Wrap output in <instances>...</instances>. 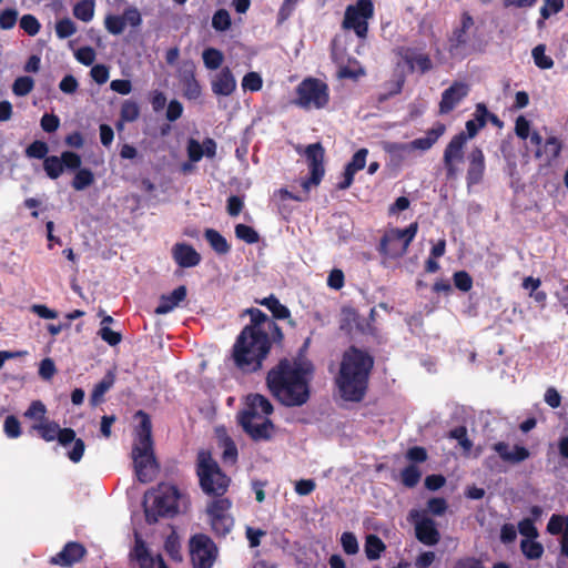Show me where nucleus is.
<instances>
[{
    "label": "nucleus",
    "mask_w": 568,
    "mask_h": 568,
    "mask_svg": "<svg viewBox=\"0 0 568 568\" xmlns=\"http://www.w3.org/2000/svg\"><path fill=\"white\" fill-rule=\"evenodd\" d=\"M43 170L51 180H57L63 173L61 156L50 155L43 160Z\"/></svg>",
    "instance_id": "4c0bfd02"
},
{
    "label": "nucleus",
    "mask_w": 568,
    "mask_h": 568,
    "mask_svg": "<svg viewBox=\"0 0 568 568\" xmlns=\"http://www.w3.org/2000/svg\"><path fill=\"white\" fill-rule=\"evenodd\" d=\"M564 7L565 0H544L542 6L540 7V19L538 20V26L540 27L542 21L559 13Z\"/></svg>",
    "instance_id": "ea45409f"
},
{
    "label": "nucleus",
    "mask_w": 568,
    "mask_h": 568,
    "mask_svg": "<svg viewBox=\"0 0 568 568\" xmlns=\"http://www.w3.org/2000/svg\"><path fill=\"white\" fill-rule=\"evenodd\" d=\"M491 448L504 462L510 464H519L530 456V453L526 447L515 445L513 450H510L509 444L506 442H497L493 445Z\"/></svg>",
    "instance_id": "393cba45"
},
{
    "label": "nucleus",
    "mask_w": 568,
    "mask_h": 568,
    "mask_svg": "<svg viewBox=\"0 0 568 568\" xmlns=\"http://www.w3.org/2000/svg\"><path fill=\"white\" fill-rule=\"evenodd\" d=\"M469 93V85L462 81H455L442 93L439 114L452 112Z\"/></svg>",
    "instance_id": "aec40b11"
},
{
    "label": "nucleus",
    "mask_w": 568,
    "mask_h": 568,
    "mask_svg": "<svg viewBox=\"0 0 568 568\" xmlns=\"http://www.w3.org/2000/svg\"><path fill=\"white\" fill-rule=\"evenodd\" d=\"M244 314L250 315V324L237 335L232 347V359L242 373L252 374L262 369L273 344L282 345L284 333L260 308H246Z\"/></svg>",
    "instance_id": "f257e3e1"
},
{
    "label": "nucleus",
    "mask_w": 568,
    "mask_h": 568,
    "mask_svg": "<svg viewBox=\"0 0 568 568\" xmlns=\"http://www.w3.org/2000/svg\"><path fill=\"white\" fill-rule=\"evenodd\" d=\"M20 28L31 37L39 33L41 24L33 14H23L20 19Z\"/></svg>",
    "instance_id": "6e6d98bb"
},
{
    "label": "nucleus",
    "mask_w": 568,
    "mask_h": 568,
    "mask_svg": "<svg viewBox=\"0 0 568 568\" xmlns=\"http://www.w3.org/2000/svg\"><path fill=\"white\" fill-rule=\"evenodd\" d=\"M403 59L409 69L413 71L415 65L422 73H426L433 69V62L428 54H415L412 49H406Z\"/></svg>",
    "instance_id": "c756f323"
},
{
    "label": "nucleus",
    "mask_w": 568,
    "mask_h": 568,
    "mask_svg": "<svg viewBox=\"0 0 568 568\" xmlns=\"http://www.w3.org/2000/svg\"><path fill=\"white\" fill-rule=\"evenodd\" d=\"M341 544L343 550L347 555H355L358 552V542L357 538L353 532L345 531L342 534Z\"/></svg>",
    "instance_id": "0e129e2a"
},
{
    "label": "nucleus",
    "mask_w": 568,
    "mask_h": 568,
    "mask_svg": "<svg viewBox=\"0 0 568 568\" xmlns=\"http://www.w3.org/2000/svg\"><path fill=\"white\" fill-rule=\"evenodd\" d=\"M196 476L207 496L221 498L229 489L231 478L221 469L212 453L201 449L196 455Z\"/></svg>",
    "instance_id": "423d86ee"
},
{
    "label": "nucleus",
    "mask_w": 568,
    "mask_h": 568,
    "mask_svg": "<svg viewBox=\"0 0 568 568\" xmlns=\"http://www.w3.org/2000/svg\"><path fill=\"white\" fill-rule=\"evenodd\" d=\"M121 119L126 122L135 121L140 115V109L135 101L126 100L120 111Z\"/></svg>",
    "instance_id": "4d7b16f0"
},
{
    "label": "nucleus",
    "mask_w": 568,
    "mask_h": 568,
    "mask_svg": "<svg viewBox=\"0 0 568 568\" xmlns=\"http://www.w3.org/2000/svg\"><path fill=\"white\" fill-rule=\"evenodd\" d=\"M328 101V85L321 79L308 77L296 87L294 103L303 109H323Z\"/></svg>",
    "instance_id": "6e6552de"
},
{
    "label": "nucleus",
    "mask_w": 568,
    "mask_h": 568,
    "mask_svg": "<svg viewBox=\"0 0 568 568\" xmlns=\"http://www.w3.org/2000/svg\"><path fill=\"white\" fill-rule=\"evenodd\" d=\"M304 155L307 161L310 176L302 181V187L308 192L311 186H317L325 174V150L320 142L306 146Z\"/></svg>",
    "instance_id": "2eb2a0df"
},
{
    "label": "nucleus",
    "mask_w": 568,
    "mask_h": 568,
    "mask_svg": "<svg viewBox=\"0 0 568 568\" xmlns=\"http://www.w3.org/2000/svg\"><path fill=\"white\" fill-rule=\"evenodd\" d=\"M3 432L8 438H18L21 436V424L14 415H9L4 419Z\"/></svg>",
    "instance_id": "13d9d810"
},
{
    "label": "nucleus",
    "mask_w": 568,
    "mask_h": 568,
    "mask_svg": "<svg viewBox=\"0 0 568 568\" xmlns=\"http://www.w3.org/2000/svg\"><path fill=\"white\" fill-rule=\"evenodd\" d=\"M454 284L462 292H468L473 287V278L466 271H458L454 274Z\"/></svg>",
    "instance_id": "774afa93"
},
{
    "label": "nucleus",
    "mask_w": 568,
    "mask_h": 568,
    "mask_svg": "<svg viewBox=\"0 0 568 568\" xmlns=\"http://www.w3.org/2000/svg\"><path fill=\"white\" fill-rule=\"evenodd\" d=\"M485 155L479 148H474L468 155L467 185H476L483 181L485 174Z\"/></svg>",
    "instance_id": "5701e85b"
},
{
    "label": "nucleus",
    "mask_w": 568,
    "mask_h": 568,
    "mask_svg": "<svg viewBox=\"0 0 568 568\" xmlns=\"http://www.w3.org/2000/svg\"><path fill=\"white\" fill-rule=\"evenodd\" d=\"M18 10L14 8H6L0 12V29H12L18 20Z\"/></svg>",
    "instance_id": "052dcab7"
},
{
    "label": "nucleus",
    "mask_w": 568,
    "mask_h": 568,
    "mask_svg": "<svg viewBox=\"0 0 568 568\" xmlns=\"http://www.w3.org/2000/svg\"><path fill=\"white\" fill-rule=\"evenodd\" d=\"M409 521L414 524L415 536L425 546H435L440 540V534L434 519L423 511L412 509L408 515Z\"/></svg>",
    "instance_id": "dca6fc26"
},
{
    "label": "nucleus",
    "mask_w": 568,
    "mask_h": 568,
    "mask_svg": "<svg viewBox=\"0 0 568 568\" xmlns=\"http://www.w3.org/2000/svg\"><path fill=\"white\" fill-rule=\"evenodd\" d=\"M235 236L247 244H255L260 241L258 233L246 224L235 225Z\"/></svg>",
    "instance_id": "de8ad7c7"
},
{
    "label": "nucleus",
    "mask_w": 568,
    "mask_h": 568,
    "mask_svg": "<svg viewBox=\"0 0 568 568\" xmlns=\"http://www.w3.org/2000/svg\"><path fill=\"white\" fill-rule=\"evenodd\" d=\"M130 556L138 561L140 568H154L155 559L151 556L144 540L138 534L135 535L134 547Z\"/></svg>",
    "instance_id": "c85d7f7f"
},
{
    "label": "nucleus",
    "mask_w": 568,
    "mask_h": 568,
    "mask_svg": "<svg viewBox=\"0 0 568 568\" xmlns=\"http://www.w3.org/2000/svg\"><path fill=\"white\" fill-rule=\"evenodd\" d=\"M61 160H62L63 169L65 168L68 170H72V171L81 169L82 160H81V156L75 152H72V151L62 152Z\"/></svg>",
    "instance_id": "69168bd1"
},
{
    "label": "nucleus",
    "mask_w": 568,
    "mask_h": 568,
    "mask_svg": "<svg viewBox=\"0 0 568 568\" xmlns=\"http://www.w3.org/2000/svg\"><path fill=\"white\" fill-rule=\"evenodd\" d=\"M418 231L417 222L410 223L406 229H390L387 231L379 243V252L389 257L398 258L406 254L409 244L415 239Z\"/></svg>",
    "instance_id": "1a4fd4ad"
},
{
    "label": "nucleus",
    "mask_w": 568,
    "mask_h": 568,
    "mask_svg": "<svg viewBox=\"0 0 568 568\" xmlns=\"http://www.w3.org/2000/svg\"><path fill=\"white\" fill-rule=\"evenodd\" d=\"M546 47L544 44H538L532 49V59L535 64L542 70H547L554 67V60L551 57L545 53Z\"/></svg>",
    "instance_id": "a18cd8bd"
},
{
    "label": "nucleus",
    "mask_w": 568,
    "mask_h": 568,
    "mask_svg": "<svg viewBox=\"0 0 568 568\" xmlns=\"http://www.w3.org/2000/svg\"><path fill=\"white\" fill-rule=\"evenodd\" d=\"M75 59L83 65H92L95 61L97 53L92 47L85 45L79 48L74 53Z\"/></svg>",
    "instance_id": "e2e57ef3"
},
{
    "label": "nucleus",
    "mask_w": 568,
    "mask_h": 568,
    "mask_svg": "<svg viewBox=\"0 0 568 568\" xmlns=\"http://www.w3.org/2000/svg\"><path fill=\"white\" fill-rule=\"evenodd\" d=\"M172 256L174 262L183 268L194 267L200 264V253L190 244L176 243L172 247Z\"/></svg>",
    "instance_id": "b1692460"
},
{
    "label": "nucleus",
    "mask_w": 568,
    "mask_h": 568,
    "mask_svg": "<svg viewBox=\"0 0 568 568\" xmlns=\"http://www.w3.org/2000/svg\"><path fill=\"white\" fill-rule=\"evenodd\" d=\"M196 67L193 61H184L178 70V79L187 100H196L202 94V88L195 77Z\"/></svg>",
    "instance_id": "6ab92c4d"
},
{
    "label": "nucleus",
    "mask_w": 568,
    "mask_h": 568,
    "mask_svg": "<svg viewBox=\"0 0 568 568\" xmlns=\"http://www.w3.org/2000/svg\"><path fill=\"white\" fill-rule=\"evenodd\" d=\"M468 136L464 131L455 134L444 150L443 163L447 179L456 178L458 173L457 164L464 160V149Z\"/></svg>",
    "instance_id": "f3484780"
},
{
    "label": "nucleus",
    "mask_w": 568,
    "mask_h": 568,
    "mask_svg": "<svg viewBox=\"0 0 568 568\" xmlns=\"http://www.w3.org/2000/svg\"><path fill=\"white\" fill-rule=\"evenodd\" d=\"M547 531L554 536L560 534L568 535V516L551 515L547 524Z\"/></svg>",
    "instance_id": "58836bf2"
},
{
    "label": "nucleus",
    "mask_w": 568,
    "mask_h": 568,
    "mask_svg": "<svg viewBox=\"0 0 568 568\" xmlns=\"http://www.w3.org/2000/svg\"><path fill=\"white\" fill-rule=\"evenodd\" d=\"M231 505L227 498H215L207 506L211 528L217 537H225L234 526L233 517L227 514Z\"/></svg>",
    "instance_id": "4468645a"
},
{
    "label": "nucleus",
    "mask_w": 568,
    "mask_h": 568,
    "mask_svg": "<svg viewBox=\"0 0 568 568\" xmlns=\"http://www.w3.org/2000/svg\"><path fill=\"white\" fill-rule=\"evenodd\" d=\"M448 438L456 439L465 452H470L473 442L468 438L467 428L465 426H457L449 430Z\"/></svg>",
    "instance_id": "8fccbe9b"
},
{
    "label": "nucleus",
    "mask_w": 568,
    "mask_h": 568,
    "mask_svg": "<svg viewBox=\"0 0 568 568\" xmlns=\"http://www.w3.org/2000/svg\"><path fill=\"white\" fill-rule=\"evenodd\" d=\"M85 554L87 549L83 545L77 541H69L61 551L50 558L49 562L60 567H71L81 561Z\"/></svg>",
    "instance_id": "412c9836"
},
{
    "label": "nucleus",
    "mask_w": 568,
    "mask_h": 568,
    "mask_svg": "<svg viewBox=\"0 0 568 568\" xmlns=\"http://www.w3.org/2000/svg\"><path fill=\"white\" fill-rule=\"evenodd\" d=\"M49 152V146L44 141L36 140L30 143L26 149V155L30 159H45Z\"/></svg>",
    "instance_id": "864d4df0"
},
{
    "label": "nucleus",
    "mask_w": 568,
    "mask_h": 568,
    "mask_svg": "<svg viewBox=\"0 0 568 568\" xmlns=\"http://www.w3.org/2000/svg\"><path fill=\"white\" fill-rule=\"evenodd\" d=\"M541 150L542 155L545 154L547 158V162L551 163L559 158L562 150V142L556 136H549L545 140Z\"/></svg>",
    "instance_id": "c9c22d12"
},
{
    "label": "nucleus",
    "mask_w": 568,
    "mask_h": 568,
    "mask_svg": "<svg viewBox=\"0 0 568 568\" xmlns=\"http://www.w3.org/2000/svg\"><path fill=\"white\" fill-rule=\"evenodd\" d=\"M204 65L210 70L219 69L224 60L223 53L215 48H207L202 53Z\"/></svg>",
    "instance_id": "79ce46f5"
},
{
    "label": "nucleus",
    "mask_w": 568,
    "mask_h": 568,
    "mask_svg": "<svg viewBox=\"0 0 568 568\" xmlns=\"http://www.w3.org/2000/svg\"><path fill=\"white\" fill-rule=\"evenodd\" d=\"M187 290L185 285H180L174 288L172 293L168 295H162L160 297V303L155 307L154 313L156 315H164L173 311L181 302L186 298Z\"/></svg>",
    "instance_id": "bb28decb"
},
{
    "label": "nucleus",
    "mask_w": 568,
    "mask_h": 568,
    "mask_svg": "<svg viewBox=\"0 0 568 568\" xmlns=\"http://www.w3.org/2000/svg\"><path fill=\"white\" fill-rule=\"evenodd\" d=\"M31 430H34L44 442L58 440L63 447L71 444L77 436L74 429L69 427L61 428L57 422L49 419L43 423L33 424Z\"/></svg>",
    "instance_id": "a211bd4d"
},
{
    "label": "nucleus",
    "mask_w": 568,
    "mask_h": 568,
    "mask_svg": "<svg viewBox=\"0 0 568 568\" xmlns=\"http://www.w3.org/2000/svg\"><path fill=\"white\" fill-rule=\"evenodd\" d=\"M115 382V375L112 371H109L103 378L95 384L91 396L90 402L92 405H98L102 402L104 394L113 386Z\"/></svg>",
    "instance_id": "2f4dec72"
},
{
    "label": "nucleus",
    "mask_w": 568,
    "mask_h": 568,
    "mask_svg": "<svg viewBox=\"0 0 568 568\" xmlns=\"http://www.w3.org/2000/svg\"><path fill=\"white\" fill-rule=\"evenodd\" d=\"M220 446L222 448V460L225 464H235L237 460V447L230 436L220 438Z\"/></svg>",
    "instance_id": "f704fd0d"
},
{
    "label": "nucleus",
    "mask_w": 568,
    "mask_h": 568,
    "mask_svg": "<svg viewBox=\"0 0 568 568\" xmlns=\"http://www.w3.org/2000/svg\"><path fill=\"white\" fill-rule=\"evenodd\" d=\"M520 549L524 556L530 560L540 559L545 551L541 542L536 541L535 539L521 540Z\"/></svg>",
    "instance_id": "e433bc0d"
},
{
    "label": "nucleus",
    "mask_w": 568,
    "mask_h": 568,
    "mask_svg": "<svg viewBox=\"0 0 568 568\" xmlns=\"http://www.w3.org/2000/svg\"><path fill=\"white\" fill-rule=\"evenodd\" d=\"M77 32V26L70 18H62L55 23V34L59 39H67Z\"/></svg>",
    "instance_id": "603ef678"
},
{
    "label": "nucleus",
    "mask_w": 568,
    "mask_h": 568,
    "mask_svg": "<svg viewBox=\"0 0 568 568\" xmlns=\"http://www.w3.org/2000/svg\"><path fill=\"white\" fill-rule=\"evenodd\" d=\"M152 507H144L145 520L149 525L158 523L160 517H173L179 511L180 491L176 486L160 484L153 494Z\"/></svg>",
    "instance_id": "0eeeda50"
},
{
    "label": "nucleus",
    "mask_w": 568,
    "mask_h": 568,
    "mask_svg": "<svg viewBox=\"0 0 568 568\" xmlns=\"http://www.w3.org/2000/svg\"><path fill=\"white\" fill-rule=\"evenodd\" d=\"M272 403L262 394H250L245 408L237 414V422L253 440H270L274 434V424L267 417L273 413Z\"/></svg>",
    "instance_id": "20e7f679"
},
{
    "label": "nucleus",
    "mask_w": 568,
    "mask_h": 568,
    "mask_svg": "<svg viewBox=\"0 0 568 568\" xmlns=\"http://www.w3.org/2000/svg\"><path fill=\"white\" fill-rule=\"evenodd\" d=\"M422 477V473L415 465H408L400 471L402 483L407 488L415 487Z\"/></svg>",
    "instance_id": "37998d69"
},
{
    "label": "nucleus",
    "mask_w": 568,
    "mask_h": 568,
    "mask_svg": "<svg viewBox=\"0 0 568 568\" xmlns=\"http://www.w3.org/2000/svg\"><path fill=\"white\" fill-rule=\"evenodd\" d=\"M34 88V81L31 77H19L14 80L12 91L17 97L29 94Z\"/></svg>",
    "instance_id": "3c124183"
},
{
    "label": "nucleus",
    "mask_w": 568,
    "mask_h": 568,
    "mask_svg": "<svg viewBox=\"0 0 568 568\" xmlns=\"http://www.w3.org/2000/svg\"><path fill=\"white\" fill-rule=\"evenodd\" d=\"M236 90V80L229 67L223 68L212 81V91L216 95L229 97Z\"/></svg>",
    "instance_id": "a878e982"
},
{
    "label": "nucleus",
    "mask_w": 568,
    "mask_h": 568,
    "mask_svg": "<svg viewBox=\"0 0 568 568\" xmlns=\"http://www.w3.org/2000/svg\"><path fill=\"white\" fill-rule=\"evenodd\" d=\"M374 364V357L355 345L343 353L335 384L344 400L359 403L365 398Z\"/></svg>",
    "instance_id": "7ed1b4c3"
},
{
    "label": "nucleus",
    "mask_w": 568,
    "mask_h": 568,
    "mask_svg": "<svg viewBox=\"0 0 568 568\" xmlns=\"http://www.w3.org/2000/svg\"><path fill=\"white\" fill-rule=\"evenodd\" d=\"M446 125L442 122H437L432 129L426 132V135L423 138H417L409 143L398 144L396 148L404 152H409L413 150L427 151L429 150L438 139L445 133Z\"/></svg>",
    "instance_id": "4be33fe9"
},
{
    "label": "nucleus",
    "mask_w": 568,
    "mask_h": 568,
    "mask_svg": "<svg viewBox=\"0 0 568 568\" xmlns=\"http://www.w3.org/2000/svg\"><path fill=\"white\" fill-rule=\"evenodd\" d=\"M94 182V174L90 169H79L72 180V187L77 191H82L89 187Z\"/></svg>",
    "instance_id": "a19ab883"
},
{
    "label": "nucleus",
    "mask_w": 568,
    "mask_h": 568,
    "mask_svg": "<svg viewBox=\"0 0 568 568\" xmlns=\"http://www.w3.org/2000/svg\"><path fill=\"white\" fill-rule=\"evenodd\" d=\"M375 310L372 308L368 317L362 316L355 308L345 306L341 311L339 329L346 335L354 333L377 337V328L374 326Z\"/></svg>",
    "instance_id": "9b49d317"
},
{
    "label": "nucleus",
    "mask_w": 568,
    "mask_h": 568,
    "mask_svg": "<svg viewBox=\"0 0 568 568\" xmlns=\"http://www.w3.org/2000/svg\"><path fill=\"white\" fill-rule=\"evenodd\" d=\"M374 14L372 0H357L345 10L343 28L353 30L358 38H366L368 32V19Z\"/></svg>",
    "instance_id": "f8f14e48"
},
{
    "label": "nucleus",
    "mask_w": 568,
    "mask_h": 568,
    "mask_svg": "<svg viewBox=\"0 0 568 568\" xmlns=\"http://www.w3.org/2000/svg\"><path fill=\"white\" fill-rule=\"evenodd\" d=\"M186 152L190 162L193 163L199 162L204 156L202 144L197 140L192 138L187 141Z\"/></svg>",
    "instance_id": "338daca9"
},
{
    "label": "nucleus",
    "mask_w": 568,
    "mask_h": 568,
    "mask_svg": "<svg viewBox=\"0 0 568 568\" xmlns=\"http://www.w3.org/2000/svg\"><path fill=\"white\" fill-rule=\"evenodd\" d=\"M474 29V18L468 11H464L459 24L453 29L447 39L450 55L465 58L473 52L470 40Z\"/></svg>",
    "instance_id": "9d476101"
},
{
    "label": "nucleus",
    "mask_w": 568,
    "mask_h": 568,
    "mask_svg": "<svg viewBox=\"0 0 568 568\" xmlns=\"http://www.w3.org/2000/svg\"><path fill=\"white\" fill-rule=\"evenodd\" d=\"M367 154L368 150L365 148L357 150L352 156V160L345 165V168L356 174L358 171L365 168Z\"/></svg>",
    "instance_id": "5fc2aeb1"
},
{
    "label": "nucleus",
    "mask_w": 568,
    "mask_h": 568,
    "mask_svg": "<svg viewBox=\"0 0 568 568\" xmlns=\"http://www.w3.org/2000/svg\"><path fill=\"white\" fill-rule=\"evenodd\" d=\"M258 304L265 306L275 320H288V324L294 327L295 321L291 318V311L287 306L283 305L280 300L271 294L267 297L256 301Z\"/></svg>",
    "instance_id": "cd10ccee"
},
{
    "label": "nucleus",
    "mask_w": 568,
    "mask_h": 568,
    "mask_svg": "<svg viewBox=\"0 0 568 568\" xmlns=\"http://www.w3.org/2000/svg\"><path fill=\"white\" fill-rule=\"evenodd\" d=\"M204 237L216 254L225 255L231 251V245L227 240L219 231L206 229L204 231Z\"/></svg>",
    "instance_id": "7c9ffc66"
},
{
    "label": "nucleus",
    "mask_w": 568,
    "mask_h": 568,
    "mask_svg": "<svg viewBox=\"0 0 568 568\" xmlns=\"http://www.w3.org/2000/svg\"><path fill=\"white\" fill-rule=\"evenodd\" d=\"M263 80L257 72H248L242 79V88L244 91L256 92L262 89Z\"/></svg>",
    "instance_id": "bf43d9fd"
},
{
    "label": "nucleus",
    "mask_w": 568,
    "mask_h": 568,
    "mask_svg": "<svg viewBox=\"0 0 568 568\" xmlns=\"http://www.w3.org/2000/svg\"><path fill=\"white\" fill-rule=\"evenodd\" d=\"M518 531L521 536L526 537L525 540L536 539L539 535L534 519L531 518H524L520 520L518 523Z\"/></svg>",
    "instance_id": "680f3d73"
},
{
    "label": "nucleus",
    "mask_w": 568,
    "mask_h": 568,
    "mask_svg": "<svg viewBox=\"0 0 568 568\" xmlns=\"http://www.w3.org/2000/svg\"><path fill=\"white\" fill-rule=\"evenodd\" d=\"M136 415L141 418L136 429L135 443L132 448L134 471L140 483L152 481L158 463L153 449L152 423L150 416L143 410Z\"/></svg>",
    "instance_id": "39448f33"
},
{
    "label": "nucleus",
    "mask_w": 568,
    "mask_h": 568,
    "mask_svg": "<svg viewBox=\"0 0 568 568\" xmlns=\"http://www.w3.org/2000/svg\"><path fill=\"white\" fill-rule=\"evenodd\" d=\"M232 20L226 9H219L212 17V27L214 30L223 32L231 28Z\"/></svg>",
    "instance_id": "c03bdc74"
},
{
    "label": "nucleus",
    "mask_w": 568,
    "mask_h": 568,
    "mask_svg": "<svg viewBox=\"0 0 568 568\" xmlns=\"http://www.w3.org/2000/svg\"><path fill=\"white\" fill-rule=\"evenodd\" d=\"M104 27L109 33L119 36L125 29V19L122 16L109 14L104 19Z\"/></svg>",
    "instance_id": "09e8293b"
},
{
    "label": "nucleus",
    "mask_w": 568,
    "mask_h": 568,
    "mask_svg": "<svg viewBox=\"0 0 568 568\" xmlns=\"http://www.w3.org/2000/svg\"><path fill=\"white\" fill-rule=\"evenodd\" d=\"M190 557L193 568H212L219 549L215 542L205 534H195L190 538Z\"/></svg>",
    "instance_id": "ddd939ff"
},
{
    "label": "nucleus",
    "mask_w": 568,
    "mask_h": 568,
    "mask_svg": "<svg viewBox=\"0 0 568 568\" xmlns=\"http://www.w3.org/2000/svg\"><path fill=\"white\" fill-rule=\"evenodd\" d=\"M385 544L376 535H368L365 541V555L369 560H376L385 550Z\"/></svg>",
    "instance_id": "72a5a7b5"
},
{
    "label": "nucleus",
    "mask_w": 568,
    "mask_h": 568,
    "mask_svg": "<svg viewBox=\"0 0 568 568\" xmlns=\"http://www.w3.org/2000/svg\"><path fill=\"white\" fill-rule=\"evenodd\" d=\"M312 363L281 358L266 375L265 382L271 395L285 407H301L311 397Z\"/></svg>",
    "instance_id": "f03ea898"
},
{
    "label": "nucleus",
    "mask_w": 568,
    "mask_h": 568,
    "mask_svg": "<svg viewBox=\"0 0 568 568\" xmlns=\"http://www.w3.org/2000/svg\"><path fill=\"white\" fill-rule=\"evenodd\" d=\"M47 407L41 400L31 402L28 409L24 412V417L29 419H34L37 423H43L48 420L45 418Z\"/></svg>",
    "instance_id": "49530a36"
},
{
    "label": "nucleus",
    "mask_w": 568,
    "mask_h": 568,
    "mask_svg": "<svg viewBox=\"0 0 568 568\" xmlns=\"http://www.w3.org/2000/svg\"><path fill=\"white\" fill-rule=\"evenodd\" d=\"M95 1L81 0L73 6V16L83 22H89L94 17Z\"/></svg>",
    "instance_id": "473e14b6"
}]
</instances>
